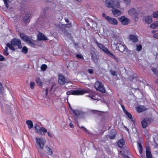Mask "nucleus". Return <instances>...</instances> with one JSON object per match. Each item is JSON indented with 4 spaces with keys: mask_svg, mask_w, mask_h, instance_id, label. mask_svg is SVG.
<instances>
[{
    "mask_svg": "<svg viewBox=\"0 0 158 158\" xmlns=\"http://www.w3.org/2000/svg\"><path fill=\"white\" fill-rule=\"evenodd\" d=\"M36 147L39 152H42L45 147L44 145L46 143V140L43 138L36 137L35 138Z\"/></svg>",
    "mask_w": 158,
    "mask_h": 158,
    "instance_id": "2",
    "label": "nucleus"
},
{
    "mask_svg": "<svg viewBox=\"0 0 158 158\" xmlns=\"http://www.w3.org/2000/svg\"><path fill=\"white\" fill-rule=\"evenodd\" d=\"M116 134V132L114 130H112L110 131V135L109 136V137L111 139H114Z\"/></svg>",
    "mask_w": 158,
    "mask_h": 158,
    "instance_id": "24",
    "label": "nucleus"
},
{
    "mask_svg": "<svg viewBox=\"0 0 158 158\" xmlns=\"http://www.w3.org/2000/svg\"><path fill=\"white\" fill-rule=\"evenodd\" d=\"M118 146L120 148H122L124 144V140L123 139H122L119 140L118 142Z\"/></svg>",
    "mask_w": 158,
    "mask_h": 158,
    "instance_id": "27",
    "label": "nucleus"
},
{
    "mask_svg": "<svg viewBox=\"0 0 158 158\" xmlns=\"http://www.w3.org/2000/svg\"><path fill=\"white\" fill-rule=\"evenodd\" d=\"M125 114L132 122H134V120L132 118V116L130 113H129L128 111H126V113Z\"/></svg>",
    "mask_w": 158,
    "mask_h": 158,
    "instance_id": "30",
    "label": "nucleus"
},
{
    "mask_svg": "<svg viewBox=\"0 0 158 158\" xmlns=\"http://www.w3.org/2000/svg\"><path fill=\"white\" fill-rule=\"evenodd\" d=\"M125 128H126V130L128 132L129 131L128 129L126 127H125Z\"/></svg>",
    "mask_w": 158,
    "mask_h": 158,
    "instance_id": "58",
    "label": "nucleus"
},
{
    "mask_svg": "<svg viewBox=\"0 0 158 158\" xmlns=\"http://www.w3.org/2000/svg\"><path fill=\"white\" fill-rule=\"evenodd\" d=\"M110 73L113 76H115L116 74V72L114 71L111 70Z\"/></svg>",
    "mask_w": 158,
    "mask_h": 158,
    "instance_id": "46",
    "label": "nucleus"
},
{
    "mask_svg": "<svg viewBox=\"0 0 158 158\" xmlns=\"http://www.w3.org/2000/svg\"><path fill=\"white\" fill-rule=\"evenodd\" d=\"M48 89H46L43 92V95L44 97H46L48 94Z\"/></svg>",
    "mask_w": 158,
    "mask_h": 158,
    "instance_id": "35",
    "label": "nucleus"
},
{
    "mask_svg": "<svg viewBox=\"0 0 158 158\" xmlns=\"http://www.w3.org/2000/svg\"><path fill=\"white\" fill-rule=\"evenodd\" d=\"M152 70L154 73V74L158 76V71H157V70L156 69L152 68Z\"/></svg>",
    "mask_w": 158,
    "mask_h": 158,
    "instance_id": "37",
    "label": "nucleus"
},
{
    "mask_svg": "<svg viewBox=\"0 0 158 158\" xmlns=\"http://www.w3.org/2000/svg\"><path fill=\"white\" fill-rule=\"evenodd\" d=\"M47 133H48V135L50 137V138H52V135L51 134V133L49 132H47Z\"/></svg>",
    "mask_w": 158,
    "mask_h": 158,
    "instance_id": "50",
    "label": "nucleus"
},
{
    "mask_svg": "<svg viewBox=\"0 0 158 158\" xmlns=\"http://www.w3.org/2000/svg\"><path fill=\"white\" fill-rule=\"evenodd\" d=\"M150 27L152 29L158 28V22L155 21L150 25Z\"/></svg>",
    "mask_w": 158,
    "mask_h": 158,
    "instance_id": "25",
    "label": "nucleus"
},
{
    "mask_svg": "<svg viewBox=\"0 0 158 158\" xmlns=\"http://www.w3.org/2000/svg\"><path fill=\"white\" fill-rule=\"evenodd\" d=\"M91 99H92L93 100H95V99L94 98H92L91 97Z\"/></svg>",
    "mask_w": 158,
    "mask_h": 158,
    "instance_id": "60",
    "label": "nucleus"
},
{
    "mask_svg": "<svg viewBox=\"0 0 158 158\" xmlns=\"http://www.w3.org/2000/svg\"><path fill=\"white\" fill-rule=\"evenodd\" d=\"M4 89L2 86V83L0 82V93L2 94L3 93Z\"/></svg>",
    "mask_w": 158,
    "mask_h": 158,
    "instance_id": "34",
    "label": "nucleus"
},
{
    "mask_svg": "<svg viewBox=\"0 0 158 158\" xmlns=\"http://www.w3.org/2000/svg\"><path fill=\"white\" fill-rule=\"evenodd\" d=\"M136 50L137 51H140L142 48V46L140 44H136Z\"/></svg>",
    "mask_w": 158,
    "mask_h": 158,
    "instance_id": "31",
    "label": "nucleus"
},
{
    "mask_svg": "<svg viewBox=\"0 0 158 158\" xmlns=\"http://www.w3.org/2000/svg\"><path fill=\"white\" fill-rule=\"evenodd\" d=\"M156 83L158 84V79L156 80Z\"/></svg>",
    "mask_w": 158,
    "mask_h": 158,
    "instance_id": "59",
    "label": "nucleus"
},
{
    "mask_svg": "<svg viewBox=\"0 0 158 158\" xmlns=\"http://www.w3.org/2000/svg\"><path fill=\"white\" fill-rule=\"evenodd\" d=\"M34 129L38 134L41 135H44L45 133H47L46 129L44 127L41 128L38 125H36L34 127Z\"/></svg>",
    "mask_w": 158,
    "mask_h": 158,
    "instance_id": "5",
    "label": "nucleus"
},
{
    "mask_svg": "<svg viewBox=\"0 0 158 158\" xmlns=\"http://www.w3.org/2000/svg\"><path fill=\"white\" fill-rule=\"evenodd\" d=\"M36 82L38 85L41 86L42 85L43 82L41 81V80L40 78H38L36 80Z\"/></svg>",
    "mask_w": 158,
    "mask_h": 158,
    "instance_id": "29",
    "label": "nucleus"
},
{
    "mask_svg": "<svg viewBox=\"0 0 158 158\" xmlns=\"http://www.w3.org/2000/svg\"><path fill=\"white\" fill-rule=\"evenodd\" d=\"M152 120L151 118H146L143 120L141 123L143 127L145 128L148 126V124L150 123Z\"/></svg>",
    "mask_w": 158,
    "mask_h": 158,
    "instance_id": "12",
    "label": "nucleus"
},
{
    "mask_svg": "<svg viewBox=\"0 0 158 158\" xmlns=\"http://www.w3.org/2000/svg\"><path fill=\"white\" fill-rule=\"evenodd\" d=\"M129 79L131 81L135 82L136 81L137 79L136 78V76L135 75H134L132 76H130L129 77Z\"/></svg>",
    "mask_w": 158,
    "mask_h": 158,
    "instance_id": "28",
    "label": "nucleus"
},
{
    "mask_svg": "<svg viewBox=\"0 0 158 158\" xmlns=\"http://www.w3.org/2000/svg\"><path fill=\"white\" fill-rule=\"evenodd\" d=\"M130 40L132 41L133 42H136L138 41V39L135 35H130L129 36Z\"/></svg>",
    "mask_w": 158,
    "mask_h": 158,
    "instance_id": "21",
    "label": "nucleus"
},
{
    "mask_svg": "<svg viewBox=\"0 0 158 158\" xmlns=\"http://www.w3.org/2000/svg\"><path fill=\"white\" fill-rule=\"evenodd\" d=\"M146 156L147 158H152L151 150L149 146L146 148Z\"/></svg>",
    "mask_w": 158,
    "mask_h": 158,
    "instance_id": "16",
    "label": "nucleus"
},
{
    "mask_svg": "<svg viewBox=\"0 0 158 158\" xmlns=\"http://www.w3.org/2000/svg\"><path fill=\"white\" fill-rule=\"evenodd\" d=\"M153 17L154 18L158 19V11L154 12L153 14Z\"/></svg>",
    "mask_w": 158,
    "mask_h": 158,
    "instance_id": "38",
    "label": "nucleus"
},
{
    "mask_svg": "<svg viewBox=\"0 0 158 158\" xmlns=\"http://www.w3.org/2000/svg\"><path fill=\"white\" fill-rule=\"evenodd\" d=\"M143 20L145 21L146 23L148 24L151 23L152 21V18L149 16L144 17L143 18Z\"/></svg>",
    "mask_w": 158,
    "mask_h": 158,
    "instance_id": "19",
    "label": "nucleus"
},
{
    "mask_svg": "<svg viewBox=\"0 0 158 158\" xmlns=\"http://www.w3.org/2000/svg\"><path fill=\"white\" fill-rule=\"evenodd\" d=\"M126 158H129L128 156H127Z\"/></svg>",
    "mask_w": 158,
    "mask_h": 158,
    "instance_id": "62",
    "label": "nucleus"
},
{
    "mask_svg": "<svg viewBox=\"0 0 158 158\" xmlns=\"http://www.w3.org/2000/svg\"><path fill=\"white\" fill-rule=\"evenodd\" d=\"M27 48L26 47L24 46L23 48L22 51V52L26 54L27 53Z\"/></svg>",
    "mask_w": 158,
    "mask_h": 158,
    "instance_id": "33",
    "label": "nucleus"
},
{
    "mask_svg": "<svg viewBox=\"0 0 158 158\" xmlns=\"http://www.w3.org/2000/svg\"><path fill=\"white\" fill-rule=\"evenodd\" d=\"M47 66L46 64H42L41 67V70L43 71H45L46 69Z\"/></svg>",
    "mask_w": 158,
    "mask_h": 158,
    "instance_id": "36",
    "label": "nucleus"
},
{
    "mask_svg": "<svg viewBox=\"0 0 158 158\" xmlns=\"http://www.w3.org/2000/svg\"><path fill=\"white\" fill-rule=\"evenodd\" d=\"M121 106L122 108V109H123V110L124 112L125 113H126V111H127V110H126V109L125 108V107L123 105H122Z\"/></svg>",
    "mask_w": 158,
    "mask_h": 158,
    "instance_id": "47",
    "label": "nucleus"
},
{
    "mask_svg": "<svg viewBox=\"0 0 158 158\" xmlns=\"http://www.w3.org/2000/svg\"><path fill=\"white\" fill-rule=\"evenodd\" d=\"M155 32V31H152V32L153 33Z\"/></svg>",
    "mask_w": 158,
    "mask_h": 158,
    "instance_id": "61",
    "label": "nucleus"
},
{
    "mask_svg": "<svg viewBox=\"0 0 158 158\" xmlns=\"http://www.w3.org/2000/svg\"><path fill=\"white\" fill-rule=\"evenodd\" d=\"M20 35L22 39L29 44L32 47H35V44H34L33 42L27 36L25 35L24 34L22 33H21Z\"/></svg>",
    "mask_w": 158,
    "mask_h": 158,
    "instance_id": "6",
    "label": "nucleus"
},
{
    "mask_svg": "<svg viewBox=\"0 0 158 158\" xmlns=\"http://www.w3.org/2000/svg\"><path fill=\"white\" fill-rule=\"evenodd\" d=\"M39 153L41 155L47 154L48 155H52L53 154L52 151L48 146H46L44 147V149L43 150L42 152Z\"/></svg>",
    "mask_w": 158,
    "mask_h": 158,
    "instance_id": "8",
    "label": "nucleus"
},
{
    "mask_svg": "<svg viewBox=\"0 0 158 158\" xmlns=\"http://www.w3.org/2000/svg\"><path fill=\"white\" fill-rule=\"evenodd\" d=\"M69 126L70 127L72 128H73V124H72V123H70L69 124Z\"/></svg>",
    "mask_w": 158,
    "mask_h": 158,
    "instance_id": "53",
    "label": "nucleus"
},
{
    "mask_svg": "<svg viewBox=\"0 0 158 158\" xmlns=\"http://www.w3.org/2000/svg\"><path fill=\"white\" fill-rule=\"evenodd\" d=\"M7 47L5 48V49L4 50L3 53L6 56H7L9 54V53L8 52V47L7 46Z\"/></svg>",
    "mask_w": 158,
    "mask_h": 158,
    "instance_id": "32",
    "label": "nucleus"
},
{
    "mask_svg": "<svg viewBox=\"0 0 158 158\" xmlns=\"http://www.w3.org/2000/svg\"><path fill=\"white\" fill-rule=\"evenodd\" d=\"M145 136L146 137H148V134L147 133L146 134H145Z\"/></svg>",
    "mask_w": 158,
    "mask_h": 158,
    "instance_id": "57",
    "label": "nucleus"
},
{
    "mask_svg": "<svg viewBox=\"0 0 158 158\" xmlns=\"http://www.w3.org/2000/svg\"><path fill=\"white\" fill-rule=\"evenodd\" d=\"M80 128L81 129H84L85 131L87 132H88V131L87 130L85 127H83L82 126L81 127H80Z\"/></svg>",
    "mask_w": 158,
    "mask_h": 158,
    "instance_id": "49",
    "label": "nucleus"
},
{
    "mask_svg": "<svg viewBox=\"0 0 158 158\" xmlns=\"http://www.w3.org/2000/svg\"><path fill=\"white\" fill-rule=\"evenodd\" d=\"M38 39L40 40H47V38L43 34L40 33L39 34L38 36Z\"/></svg>",
    "mask_w": 158,
    "mask_h": 158,
    "instance_id": "23",
    "label": "nucleus"
},
{
    "mask_svg": "<svg viewBox=\"0 0 158 158\" xmlns=\"http://www.w3.org/2000/svg\"><path fill=\"white\" fill-rule=\"evenodd\" d=\"M118 20L121 22V24L123 25H128L130 22V20L124 16H122L119 18Z\"/></svg>",
    "mask_w": 158,
    "mask_h": 158,
    "instance_id": "7",
    "label": "nucleus"
},
{
    "mask_svg": "<svg viewBox=\"0 0 158 158\" xmlns=\"http://www.w3.org/2000/svg\"><path fill=\"white\" fill-rule=\"evenodd\" d=\"M3 1L6 7L8 8L9 7V5L7 2V0H3Z\"/></svg>",
    "mask_w": 158,
    "mask_h": 158,
    "instance_id": "42",
    "label": "nucleus"
},
{
    "mask_svg": "<svg viewBox=\"0 0 158 158\" xmlns=\"http://www.w3.org/2000/svg\"><path fill=\"white\" fill-rule=\"evenodd\" d=\"M65 21L66 22H67V23H68L69 22V20H68V19H65Z\"/></svg>",
    "mask_w": 158,
    "mask_h": 158,
    "instance_id": "56",
    "label": "nucleus"
},
{
    "mask_svg": "<svg viewBox=\"0 0 158 158\" xmlns=\"http://www.w3.org/2000/svg\"><path fill=\"white\" fill-rule=\"evenodd\" d=\"M6 45L11 50L14 51L15 50V49L14 47V46H17L19 48H22V45H21L20 40L16 38H14L11 41L10 44L9 43H7Z\"/></svg>",
    "mask_w": 158,
    "mask_h": 158,
    "instance_id": "1",
    "label": "nucleus"
},
{
    "mask_svg": "<svg viewBox=\"0 0 158 158\" xmlns=\"http://www.w3.org/2000/svg\"><path fill=\"white\" fill-rule=\"evenodd\" d=\"M153 37L156 39H158V33L154 34L153 35Z\"/></svg>",
    "mask_w": 158,
    "mask_h": 158,
    "instance_id": "48",
    "label": "nucleus"
},
{
    "mask_svg": "<svg viewBox=\"0 0 158 158\" xmlns=\"http://www.w3.org/2000/svg\"><path fill=\"white\" fill-rule=\"evenodd\" d=\"M75 116L74 118H75L77 119V117L79 115H83L84 113L82 111L77 110H72Z\"/></svg>",
    "mask_w": 158,
    "mask_h": 158,
    "instance_id": "15",
    "label": "nucleus"
},
{
    "mask_svg": "<svg viewBox=\"0 0 158 158\" xmlns=\"http://www.w3.org/2000/svg\"><path fill=\"white\" fill-rule=\"evenodd\" d=\"M124 3L127 5H130L131 3L130 0H123Z\"/></svg>",
    "mask_w": 158,
    "mask_h": 158,
    "instance_id": "40",
    "label": "nucleus"
},
{
    "mask_svg": "<svg viewBox=\"0 0 158 158\" xmlns=\"http://www.w3.org/2000/svg\"><path fill=\"white\" fill-rule=\"evenodd\" d=\"M128 14L129 15L133 17H135L138 14V13L137 12L136 10L133 8L131 9L128 11Z\"/></svg>",
    "mask_w": 158,
    "mask_h": 158,
    "instance_id": "14",
    "label": "nucleus"
},
{
    "mask_svg": "<svg viewBox=\"0 0 158 158\" xmlns=\"http://www.w3.org/2000/svg\"><path fill=\"white\" fill-rule=\"evenodd\" d=\"M58 82L60 85H64L66 82V81L64 76L60 74L58 75Z\"/></svg>",
    "mask_w": 158,
    "mask_h": 158,
    "instance_id": "10",
    "label": "nucleus"
},
{
    "mask_svg": "<svg viewBox=\"0 0 158 158\" xmlns=\"http://www.w3.org/2000/svg\"><path fill=\"white\" fill-rule=\"evenodd\" d=\"M138 146H139V148L142 149V146L139 143H138Z\"/></svg>",
    "mask_w": 158,
    "mask_h": 158,
    "instance_id": "52",
    "label": "nucleus"
},
{
    "mask_svg": "<svg viewBox=\"0 0 158 158\" xmlns=\"http://www.w3.org/2000/svg\"><path fill=\"white\" fill-rule=\"evenodd\" d=\"M102 16L105 18L107 20L109 19L110 17H109L108 16H107L104 13H103L102 15Z\"/></svg>",
    "mask_w": 158,
    "mask_h": 158,
    "instance_id": "41",
    "label": "nucleus"
},
{
    "mask_svg": "<svg viewBox=\"0 0 158 158\" xmlns=\"http://www.w3.org/2000/svg\"><path fill=\"white\" fill-rule=\"evenodd\" d=\"M118 48L119 51L124 53H126L128 52V49L124 44L121 43L118 46Z\"/></svg>",
    "mask_w": 158,
    "mask_h": 158,
    "instance_id": "11",
    "label": "nucleus"
},
{
    "mask_svg": "<svg viewBox=\"0 0 158 158\" xmlns=\"http://www.w3.org/2000/svg\"><path fill=\"white\" fill-rule=\"evenodd\" d=\"M148 108L143 106H138L137 109V111L139 112H141L148 110Z\"/></svg>",
    "mask_w": 158,
    "mask_h": 158,
    "instance_id": "20",
    "label": "nucleus"
},
{
    "mask_svg": "<svg viewBox=\"0 0 158 158\" xmlns=\"http://www.w3.org/2000/svg\"><path fill=\"white\" fill-rule=\"evenodd\" d=\"M112 12L113 15L115 16H118L121 14V12L120 10L114 8H112Z\"/></svg>",
    "mask_w": 158,
    "mask_h": 158,
    "instance_id": "17",
    "label": "nucleus"
},
{
    "mask_svg": "<svg viewBox=\"0 0 158 158\" xmlns=\"http://www.w3.org/2000/svg\"><path fill=\"white\" fill-rule=\"evenodd\" d=\"M118 4L117 6H114L113 5V4L111 3L108 0H106L105 1V4L106 6L108 7H112L113 8L115 7L118 8L119 7L120 5L119 2H117Z\"/></svg>",
    "mask_w": 158,
    "mask_h": 158,
    "instance_id": "13",
    "label": "nucleus"
},
{
    "mask_svg": "<svg viewBox=\"0 0 158 158\" xmlns=\"http://www.w3.org/2000/svg\"><path fill=\"white\" fill-rule=\"evenodd\" d=\"M35 84L34 82H31L30 85V87L31 89H33L34 87Z\"/></svg>",
    "mask_w": 158,
    "mask_h": 158,
    "instance_id": "39",
    "label": "nucleus"
},
{
    "mask_svg": "<svg viewBox=\"0 0 158 158\" xmlns=\"http://www.w3.org/2000/svg\"><path fill=\"white\" fill-rule=\"evenodd\" d=\"M85 92H86L84 90H71L67 92V94L68 95H69L71 94L74 95H82L84 94Z\"/></svg>",
    "mask_w": 158,
    "mask_h": 158,
    "instance_id": "9",
    "label": "nucleus"
},
{
    "mask_svg": "<svg viewBox=\"0 0 158 158\" xmlns=\"http://www.w3.org/2000/svg\"><path fill=\"white\" fill-rule=\"evenodd\" d=\"M88 72L90 74H93L94 73V70L92 69H88Z\"/></svg>",
    "mask_w": 158,
    "mask_h": 158,
    "instance_id": "44",
    "label": "nucleus"
},
{
    "mask_svg": "<svg viewBox=\"0 0 158 158\" xmlns=\"http://www.w3.org/2000/svg\"><path fill=\"white\" fill-rule=\"evenodd\" d=\"M76 56L79 59H84L83 56L81 54H77L76 55Z\"/></svg>",
    "mask_w": 158,
    "mask_h": 158,
    "instance_id": "43",
    "label": "nucleus"
},
{
    "mask_svg": "<svg viewBox=\"0 0 158 158\" xmlns=\"http://www.w3.org/2000/svg\"><path fill=\"white\" fill-rule=\"evenodd\" d=\"M66 32H64V34H66Z\"/></svg>",
    "mask_w": 158,
    "mask_h": 158,
    "instance_id": "63",
    "label": "nucleus"
},
{
    "mask_svg": "<svg viewBox=\"0 0 158 158\" xmlns=\"http://www.w3.org/2000/svg\"><path fill=\"white\" fill-rule=\"evenodd\" d=\"M95 43L97 44L99 48L102 50L103 52H105L106 54L110 56L113 58H115V56L104 45L98 42L97 40L95 41Z\"/></svg>",
    "mask_w": 158,
    "mask_h": 158,
    "instance_id": "3",
    "label": "nucleus"
},
{
    "mask_svg": "<svg viewBox=\"0 0 158 158\" xmlns=\"http://www.w3.org/2000/svg\"><path fill=\"white\" fill-rule=\"evenodd\" d=\"M139 151L140 153L141 154L142 152V149L139 148Z\"/></svg>",
    "mask_w": 158,
    "mask_h": 158,
    "instance_id": "54",
    "label": "nucleus"
},
{
    "mask_svg": "<svg viewBox=\"0 0 158 158\" xmlns=\"http://www.w3.org/2000/svg\"><path fill=\"white\" fill-rule=\"evenodd\" d=\"M30 17V15L29 14L26 15L24 17L23 21L24 23H26L29 22Z\"/></svg>",
    "mask_w": 158,
    "mask_h": 158,
    "instance_id": "22",
    "label": "nucleus"
},
{
    "mask_svg": "<svg viewBox=\"0 0 158 158\" xmlns=\"http://www.w3.org/2000/svg\"><path fill=\"white\" fill-rule=\"evenodd\" d=\"M92 58L93 59V60H94V61L96 62H97V60H94V56L93 55L92 56Z\"/></svg>",
    "mask_w": 158,
    "mask_h": 158,
    "instance_id": "55",
    "label": "nucleus"
},
{
    "mask_svg": "<svg viewBox=\"0 0 158 158\" xmlns=\"http://www.w3.org/2000/svg\"><path fill=\"white\" fill-rule=\"evenodd\" d=\"M107 21L109 23L114 25H116L118 23V21L115 19L110 17L109 18Z\"/></svg>",
    "mask_w": 158,
    "mask_h": 158,
    "instance_id": "18",
    "label": "nucleus"
},
{
    "mask_svg": "<svg viewBox=\"0 0 158 158\" xmlns=\"http://www.w3.org/2000/svg\"><path fill=\"white\" fill-rule=\"evenodd\" d=\"M26 123L28 125V127L29 129H31L33 127V123L32 121L31 120H27L26 121Z\"/></svg>",
    "mask_w": 158,
    "mask_h": 158,
    "instance_id": "26",
    "label": "nucleus"
},
{
    "mask_svg": "<svg viewBox=\"0 0 158 158\" xmlns=\"http://www.w3.org/2000/svg\"><path fill=\"white\" fill-rule=\"evenodd\" d=\"M117 2H113V5L114 6H117L118 4H117Z\"/></svg>",
    "mask_w": 158,
    "mask_h": 158,
    "instance_id": "51",
    "label": "nucleus"
},
{
    "mask_svg": "<svg viewBox=\"0 0 158 158\" xmlns=\"http://www.w3.org/2000/svg\"><path fill=\"white\" fill-rule=\"evenodd\" d=\"M94 87L97 90L102 93H106L104 87L101 82L98 81H96L94 84Z\"/></svg>",
    "mask_w": 158,
    "mask_h": 158,
    "instance_id": "4",
    "label": "nucleus"
},
{
    "mask_svg": "<svg viewBox=\"0 0 158 158\" xmlns=\"http://www.w3.org/2000/svg\"><path fill=\"white\" fill-rule=\"evenodd\" d=\"M5 59V58L2 55L0 54V61H3Z\"/></svg>",
    "mask_w": 158,
    "mask_h": 158,
    "instance_id": "45",
    "label": "nucleus"
}]
</instances>
